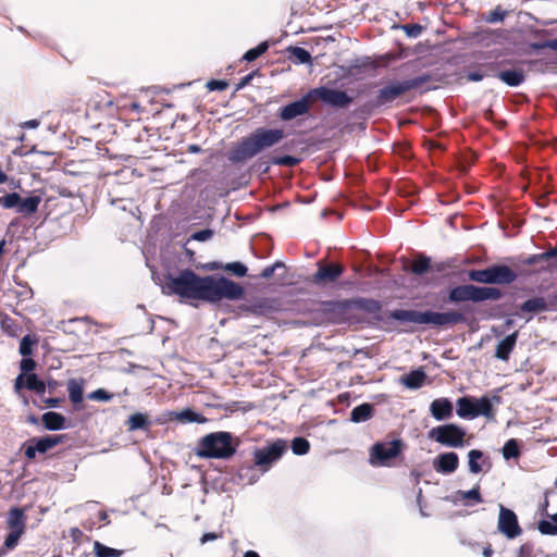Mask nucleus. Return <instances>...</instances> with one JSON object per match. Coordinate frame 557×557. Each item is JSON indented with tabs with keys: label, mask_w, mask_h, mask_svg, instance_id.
Returning a JSON list of instances; mask_svg holds the SVG:
<instances>
[{
	"label": "nucleus",
	"mask_w": 557,
	"mask_h": 557,
	"mask_svg": "<svg viewBox=\"0 0 557 557\" xmlns=\"http://www.w3.org/2000/svg\"><path fill=\"white\" fill-rule=\"evenodd\" d=\"M287 51L289 52V59L297 64H307L312 60L311 54L305 48L288 47Z\"/></svg>",
	"instance_id": "473e14b6"
},
{
	"label": "nucleus",
	"mask_w": 557,
	"mask_h": 557,
	"mask_svg": "<svg viewBox=\"0 0 557 557\" xmlns=\"http://www.w3.org/2000/svg\"><path fill=\"white\" fill-rule=\"evenodd\" d=\"M520 454L519 444L516 438H510L505 443L503 447V456L505 459L518 458Z\"/></svg>",
	"instance_id": "a19ab883"
},
{
	"label": "nucleus",
	"mask_w": 557,
	"mask_h": 557,
	"mask_svg": "<svg viewBox=\"0 0 557 557\" xmlns=\"http://www.w3.org/2000/svg\"><path fill=\"white\" fill-rule=\"evenodd\" d=\"M476 409L472 397H460L457 400V414L462 419H474Z\"/></svg>",
	"instance_id": "a878e982"
},
{
	"label": "nucleus",
	"mask_w": 557,
	"mask_h": 557,
	"mask_svg": "<svg viewBox=\"0 0 557 557\" xmlns=\"http://www.w3.org/2000/svg\"><path fill=\"white\" fill-rule=\"evenodd\" d=\"M26 376L25 374H18L16 376V379L14 380V389L15 392H20L22 388H25V380H26Z\"/></svg>",
	"instance_id": "338daca9"
},
{
	"label": "nucleus",
	"mask_w": 557,
	"mask_h": 557,
	"mask_svg": "<svg viewBox=\"0 0 557 557\" xmlns=\"http://www.w3.org/2000/svg\"><path fill=\"white\" fill-rule=\"evenodd\" d=\"M312 99L309 97V91L299 100L290 102L278 110L277 116L282 121H290L297 116L307 114L312 106Z\"/></svg>",
	"instance_id": "2eb2a0df"
},
{
	"label": "nucleus",
	"mask_w": 557,
	"mask_h": 557,
	"mask_svg": "<svg viewBox=\"0 0 557 557\" xmlns=\"http://www.w3.org/2000/svg\"><path fill=\"white\" fill-rule=\"evenodd\" d=\"M549 310L557 311V288L547 294Z\"/></svg>",
	"instance_id": "69168bd1"
},
{
	"label": "nucleus",
	"mask_w": 557,
	"mask_h": 557,
	"mask_svg": "<svg viewBox=\"0 0 557 557\" xmlns=\"http://www.w3.org/2000/svg\"><path fill=\"white\" fill-rule=\"evenodd\" d=\"M206 87L210 91L219 90L223 91L228 87V83L222 79H211L207 82Z\"/></svg>",
	"instance_id": "bf43d9fd"
},
{
	"label": "nucleus",
	"mask_w": 557,
	"mask_h": 557,
	"mask_svg": "<svg viewBox=\"0 0 557 557\" xmlns=\"http://www.w3.org/2000/svg\"><path fill=\"white\" fill-rule=\"evenodd\" d=\"M20 201V195L17 193L5 194L0 197V207L4 209H15Z\"/></svg>",
	"instance_id": "de8ad7c7"
},
{
	"label": "nucleus",
	"mask_w": 557,
	"mask_h": 557,
	"mask_svg": "<svg viewBox=\"0 0 557 557\" xmlns=\"http://www.w3.org/2000/svg\"><path fill=\"white\" fill-rule=\"evenodd\" d=\"M457 496L460 500L465 502L467 499H471L474 503H483L482 495L480 493V485H475L470 491H458Z\"/></svg>",
	"instance_id": "c03bdc74"
},
{
	"label": "nucleus",
	"mask_w": 557,
	"mask_h": 557,
	"mask_svg": "<svg viewBox=\"0 0 557 557\" xmlns=\"http://www.w3.org/2000/svg\"><path fill=\"white\" fill-rule=\"evenodd\" d=\"M355 304L362 309L369 310V311H376L381 308L380 302L377 300L373 299H364L360 298L355 301Z\"/></svg>",
	"instance_id": "6e6d98bb"
},
{
	"label": "nucleus",
	"mask_w": 557,
	"mask_h": 557,
	"mask_svg": "<svg viewBox=\"0 0 557 557\" xmlns=\"http://www.w3.org/2000/svg\"><path fill=\"white\" fill-rule=\"evenodd\" d=\"M505 15L506 13L504 11L500 10L499 7H497L495 10L491 11L485 17L484 20L487 22V23H496V22H502L504 18H505Z\"/></svg>",
	"instance_id": "052dcab7"
},
{
	"label": "nucleus",
	"mask_w": 557,
	"mask_h": 557,
	"mask_svg": "<svg viewBox=\"0 0 557 557\" xmlns=\"http://www.w3.org/2000/svg\"><path fill=\"white\" fill-rule=\"evenodd\" d=\"M37 367V362L29 357H23L20 362L21 374H30Z\"/></svg>",
	"instance_id": "864d4df0"
},
{
	"label": "nucleus",
	"mask_w": 557,
	"mask_h": 557,
	"mask_svg": "<svg viewBox=\"0 0 557 557\" xmlns=\"http://www.w3.org/2000/svg\"><path fill=\"white\" fill-rule=\"evenodd\" d=\"M269 49V42L262 41L257 47L249 49L244 54L243 59L247 62H252L257 60L259 57H261L263 53H265Z\"/></svg>",
	"instance_id": "79ce46f5"
},
{
	"label": "nucleus",
	"mask_w": 557,
	"mask_h": 557,
	"mask_svg": "<svg viewBox=\"0 0 557 557\" xmlns=\"http://www.w3.org/2000/svg\"><path fill=\"white\" fill-rule=\"evenodd\" d=\"M176 419L183 423H203L207 421V419L202 414L197 413L189 408L176 413Z\"/></svg>",
	"instance_id": "4c0bfd02"
},
{
	"label": "nucleus",
	"mask_w": 557,
	"mask_h": 557,
	"mask_svg": "<svg viewBox=\"0 0 557 557\" xmlns=\"http://www.w3.org/2000/svg\"><path fill=\"white\" fill-rule=\"evenodd\" d=\"M37 344L38 338L36 335L27 334L21 339L18 351L23 357H29L33 355Z\"/></svg>",
	"instance_id": "72a5a7b5"
},
{
	"label": "nucleus",
	"mask_w": 557,
	"mask_h": 557,
	"mask_svg": "<svg viewBox=\"0 0 557 557\" xmlns=\"http://www.w3.org/2000/svg\"><path fill=\"white\" fill-rule=\"evenodd\" d=\"M557 38L556 39H550V40H546V41H542V42H531L529 45V48L533 51H541V50H544L546 48H549L552 50H555L557 51Z\"/></svg>",
	"instance_id": "603ef678"
},
{
	"label": "nucleus",
	"mask_w": 557,
	"mask_h": 557,
	"mask_svg": "<svg viewBox=\"0 0 557 557\" xmlns=\"http://www.w3.org/2000/svg\"><path fill=\"white\" fill-rule=\"evenodd\" d=\"M546 516L549 520H541L537 523L539 531L544 535H557V513Z\"/></svg>",
	"instance_id": "2f4dec72"
},
{
	"label": "nucleus",
	"mask_w": 557,
	"mask_h": 557,
	"mask_svg": "<svg viewBox=\"0 0 557 557\" xmlns=\"http://www.w3.org/2000/svg\"><path fill=\"white\" fill-rule=\"evenodd\" d=\"M540 259L548 261L550 270L557 269V247H552L541 253Z\"/></svg>",
	"instance_id": "3c124183"
},
{
	"label": "nucleus",
	"mask_w": 557,
	"mask_h": 557,
	"mask_svg": "<svg viewBox=\"0 0 557 557\" xmlns=\"http://www.w3.org/2000/svg\"><path fill=\"white\" fill-rule=\"evenodd\" d=\"M8 527L10 531H25V515L24 510L18 507H13L10 509L8 515Z\"/></svg>",
	"instance_id": "b1692460"
},
{
	"label": "nucleus",
	"mask_w": 557,
	"mask_h": 557,
	"mask_svg": "<svg viewBox=\"0 0 557 557\" xmlns=\"http://www.w3.org/2000/svg\"><path fill=\"white\" fill-rule=\"evenodd\" d=\"M89 399L99 401H109L112 398V394L108 393L103 388H98L88 395Z\"/></svg>",
	"instance_id": "13d9d810"
},
{
	"label": "nucleus",
	"mask_w": 557,
	"mask_h": 557,
	"mask_svg": "<svg viewBox=\"0 0 557 557\" xmlns=\"http://www.w3.org/2000/svg\"><path fill=\"white\" fill-rule=\"evenodd\" d=\"M25 388L33 391L38 395H42L46 392V383L38 379L37 374H27L25 380Z\"/></svg>",
	"instance_id": "e433bc0d"
},
{
	"label": "nucleus",
	"mask_w": 557,
	"mask_h": 557,
	"mask_svg": "<svg viewBox=\"0 0 557 557\" xmlns=\"http://www.w3.org/2000/svg\"><path fill=\"white\" fill-rule=\"evenodd\" d=\"M239 445V440L230 432L219 431L202 436L197 444L198 457L208 459H230Z\"/></svg>",
	"instance_id": "20e7f679"
},
{
	"label": "nucleus",
	"mask_w": 557,
	"mask_h": 557,
	"mask_svg": "<svg viewBox=\"0 0 557 557\" xmlns=\"http://www.w3.org/2000/svg\"><path fill=\"white\" fill-rule=\"evenodd\" d=\"M429 437L447 447H461L466 431L454 423L438 425L429 432Z\"/></svg>",
	"instance_id": "9b49d317"
},
{
	"label": "nucleus",
	"mask_w": 557,
	"mask_h": 557,
	"mask_svg": "<svg viewBox=\"0 0 557 557\" xmlns=\"http://www.w3.org/2000/svg\"><path fill=\"white\" fill-rule=\"evenodd\" d=\"M540 256H541V253L533 255V256L529 257L523 262V264L529 265V267H534L535 271H542V270L552 271L550 267L548 265V261H546V260L544 261V260L540 259Z\"/></svg>",
	"instance_id": "49530a36"
},
{
	"label": "nucleus",
	"mask_w": 557,
	"mask_h": 557,
	"mask_svg": "<svg viewBox=\"0 0 557 557\" xmlns=\"http://www.w3.org/2000/svg\"><path fill=\"white\" fill-rule=\"evenodd\" d=\"M518 331H515L513 333L507 335L504 339H502L496 348H495V357L499 360L507 361L510 357V354L512 352L513 348L516 347L517 339H518Z\"/></svg>",
	"instance_id": "a211bd4d"
},
{
	"label": "nucleus",
	"mask_w": 557,
	"mask_h": 557,
	"mask_svg": "<svg viewBox=\"0 0 557 557\" xmlns=\"http://www.w3.org/2000/svg\"><path fill=\"white\" fill-rule=\"evenodd\" d=\"M459 466L458 455L454 451H448L438 455L434 462V469L444 474L453 473Z\"/></svg>",
	"instance_id": "dca6fc26"
},
{
	"label": "nucleus",
	"mask_w": 557,
	"mask_h": 557,
	"mask_svg": "<svg viewBox=\"0 0 557 557\" xmlns=\"http://www.w3.org/2000/svg\"><path fill=\"white\" fill-rule=\"evenodd\" d=\"M318 265L319 269L311 278H338L344 271L343 265L339 263L320 261Z\"/></svg>",
	"instance_id": "412c9836"
},
{
	"label": "nucleus",
	"mask_w": 557,
	"mask_h": 557,
	"mask_svg": "<svg viewBox=\"0 0 557 557\" xmlns=\"http://www.w3.org/2000/svg\"><path fill=\"white\" fill-rule=\"evenodd\" d=\"M497 529L508 540H513L522 534V528L519 524L517 515L513 510L503 505L499 506Z\"/></svg>",
	"instance_id": "4468645a"
},
{
	"label": "nucleus",
	"mask_w": 557,
	"mask_h": 557,
	"mask_svg": "<svg viewBox=\"0 0 557 557\" xmlns=\"http://www.w3.org/2000/svg\"><path fill=\"white\" fill-rule=\"evenodd\" d=\"M431 81V75L423 74L410 79L393 81L383 86L376 94L374 100L369 103L371 108L391 106L397 98L406 92L417 89Z\"/></svg>",
	"instance_id": "423d86ee"
},
{
	"label": "nucleus",
	"mask_w": 557,
	"mask_h": 557,
	"mask_svg": "<svg viewBox=\"0 0 557 557\" xmlns=\"http://www.w3.org/2000/svg\"><path fill=\"white\" fill-rule=\"evenodd\" d=\"M69 397L73 404H79L83 401V387L75 380H71L67 385Z\"/></svg>",
	"instance_id": "37998d69"
},
{
	"label": "nucleus",
	"mask_w": 557,
	"mask_h": 557,
	"mask_svg": "<svg viewBox=\"0 0 557 557\" xmlns=\"http://www.w3.org/2000/svg\"><path fill=\"white\" fill-rule=\"evenodd\" d=\"M392 317L400 322H411L416 324H432L438 327L453 326L466 321V317L459 311H417V310H395Z\"/></svg>",
	"instance_id": "39448f33"
},
{
	"label": "nucleus",
	"mask_w": 557,
	"mask_h": 557,
	"mask_svg": "<svg viewBox=\"0 0 557 557\" xmlns=\"http://www.w3.org/2000/svg\"><path fill=\"white\" fill-rule=\"evenodd\" d=\"M259 73V71H252L251 73L245 75L244 77H242L239 79V82L237 83L236 85V90H239V89H243L244 87H246L247 85L250 84V82L252 81V78L255 77V75H257Z\"/></svg>",
	"instance_id": "e2e57ef3"
},
{
	"label": "nucleus",
	"mask_w": 557,
	"mask_h": 557,
	"mask_svg": "<svg viewBox=\"0 0 557 557\" xmlns=\"http://www.w3.org/2000/svg\"><path fill=\"white\" fill-rule=\"evenodd\" d=\"M287 278L288 276L293 277L294 274L289 273V269L285 265V263L281 261H276L274 264L265 267L260 273L261 278Z\"/></svg>",
	"instance_id": "4be33fe9"
},
{
	"label": "nucleus",
	"mask_w": 557,
	"mask_h": 557,
	"mask_svg": "<svg viewBox=\"0 0 557 557\" xmlns=\"http://www.w3.org/2000/svg\"><path fill=\"white\" fill-rule=\"evenodd\" d=\"M475 260L471 257L455 256L444 260H434L423 252H416L411 259L401 258L403 270L417 276L438 275L459 278H517L518 274L508 265H493L484 270H470Z\"/></svg>",
	"instance_id": "f257e3e1"
},
{
	"label": "nucleus",
	"mask_w": 557,
	"mask_h": 557,
	"mask_svg": "<svg viewBox=\"0 0 557 557\" xmlns=\"http://www.w3.org/2000/svg\"><path fill=\"white\" fill-rule=\"evenodd\" d=\"M287 450V444L284 440H276L269 445L255 448L253 467L259 468L261 472L270 470L272 465L280 460Z\"/></svg>",
	"instance_id": "9d476101"
},
{
	"label": "nucleus",
	"mask_w": 557,
	"mask_h": 557,
	"mask_svg": "<svg viewBox=\"0 0 557 557\" xmlns=\"http://www.w3.org/2000/svg\"><path fill=\"white\" fill-rule=\"evenodd\" d=\"M65 435H45L41 437H32L22 445V450L27 460H34L37 454H46L59 444H62Z\"/></svg>",
	"instance_id": "f8f14e48"
},
{
	"label": "nucleus",
	"mask_w": 557,
	"mask_h": 557,
	"mask_svg": "<svg viewBox=\"0 0 557 557\" xmlns=\"http://www.w3.org/2000/svg\"><path fill=\"white\" fill-rule=\"evenodd\" d=\"M426 379V375L422 369L410 371L408 374L401 377V383L411 389L420 388Z\"/></svg>",
	"instance_id": "bb28decb"
},
{
	"label": "nucleus",
	"mask_w": 557,
	"mask_h": 557,
	"mask_svg": "<svg viewBox=\"0 0 557 557\" xmlns=\"http://www.w3.org/2000/svg\"><path fill=\"white\" fill-rule=\"evenodd\" d=\"M500 297L502 292L496 287H478L474 285H461L454 287L449 292L448 300L450 302H480L484 300H497Z\"/></svg>",
	"instance_id": "1a4fd4ad"
},
{
	"label": "nucleus",
	"mask_w": 557,
	"mask_h": 557,
	"mask_svg": "<svg viewBox=\"0 0 557 557\" xmlns=\"http://www.w3.org/2000/svg\"><path fill=\"white\" fill-rule=\"evenodd\" d=\"M40 202L41 198L39 196H29L27 198L20 196L16 212L23 215H32L37 212Z\"/></svg>",
	"instance_id": "393cba45"
},
{
	"label": "nucleus",
	"mask_w": 557,
	"mask_h": 557,
	"mask_svg": "<svg viewBox=\"0 0 557 557\" xmlns=\"http://www.w3.org/2000/svg\"><path fill=\"white\" fill-rule=\"evenodd\" d=\"M356 272L359 273L361 276H376V275H388L386 272V269H382L373 263H367L364 265H359L358 268H355Z\"/></svg>",
	"instance_id": "58836bf2"
},
{
	"label": "nucleus",
	"mask_w": 557,
	"mask_h": 557,
	"mask_svg": "<svg viewBox=\"0 0 557 557\" xmlns=\"http://www.w3.org/2000/svg\"><path fill=\"white\" fill-rule=\"evenodd\" d=\"M512 64H513V60H511V59H503L499 61H493V62L484 64V67H485L484 73L486 74V76L497 77L498 72L504 70V67L512 65Z\"/></svg>",
	"instance_id": "c9c22d12"
},
{
	"label": "nucleus",
	"mask_w": 557,
	"mask_h": 557,
	"mask_svg": "<svg viewBox=\"0 0 557 557\" xmlns=\"http://www.w3.org/2000/svg\"><path fill=\"white\" fill-rule=\"evenodd\" d=\"M162 294L176 296L181 302L197 307L198 301L215 304L222 299L239 300L245 289L234 281H160Z\"/></svg>",
	"instance_id": "f03ea898"
},
{
	"label": "nucleus",
	"mask_w": 557,
	"mask_h": 557,
	"mask_svg": "<svg viewBox=\"0 0 557 557\" xmlns=\"http://www.w3.org/2000/svg\"><path fill=\"white\" fill-rule=\"evenodd\" d=\"M374 407L371 404L364 403L357 407H355L350 412V420L352 422L359 423L368 421L373 417Z\"/></svg>",
	"instance_id": "c756f323"
},
{
	"label": "nucleus",
	"mask_w": 557,
	"mask_h": 557,
	"mask_svg": "<svg viewBox=\"0 0 557 557\" xmlns=\"http://www.w3.org/2000/svg\"><path fill=\"white\" fill-rule=\"evenodd\" d=\"M285 137L282 128L258 127L243 137L227 152V160L233 164H244L261 151L272 148Z\"/></svg>",
	"instance_id": "7ed1b4c3"
},
{
	"label": "nucleus",
	"mask_w": 557,
	"mask_h": 557,
	"mask_svg": "<svg viewBox=\"0 0 557 557\" xmlns=\"http://www.w3.org/2000/svg\"><path fill=\"white\" fill-rule=\"evenodd\" d=\"M454 411L453 403L448 398H436L430 405V412L437 421L451 418Z\"/></svg>",
	"instance_id": "f3484780"
},
{
	"label": "nucleus",
	"mask_w": 557,
	"mask_h": 557,
	"mask_svg": "<svg viewBox=\"0 0 557 557\" xmlns=\"http://www.w3.org/2000/svg\"><path fill=\"white\" fill-rule=\"evenodd\" d=\"M214 232L210 228H205L198 232L193 233L187 242L197 240V242H206L213 237Z\"/></svg>",
	"instance_id": "4d7b16f0"
},
{
	"label": "nucleus",
	"mask_w": 557,
	"mask_h": 557,
	"mask_svg": "<svg viewBox=\"0 0 557 557\" xmlns=\"http://www.w3.org/2000/svg\"><path fill=\"white\" fill-rule=\"evenodd\" d=\"M535 544L531 541L524 542L516 550L515 557H535Z\"/></svg>",
	"instance_id": "8fccbe9b"
},
{
	"label": "nucleus",
	"mask_w": 557,
	"mask_h": 557,
	"mask_svg": "<svg viewBox=\"0 0 557 557\" xmlns=\"http://www.w3.org/2000/svg\"><path fill=\"white\" fill-rule=\"evenodd\" d=\"M23 533L24 532H20V531H10L5 537L3 547L7 549H13L17 545L18 540Z\"/></svg>",
	"instance_id": "5fc2aeb1"
},
{
	"label": "nucleus",
	"mask_w": 557,
	"mask_h": 557,
	"mask_svg": "<svg viewBox=\"0 0 557 557\" xmlns=\"http://www.w3.org/2000/svg\"><path fill=\"white\" fill-rule=\"evenodd\" d=\"M483 457H484L483 453L479 449H472L468 453V458H469L468 465H469L470 472L476 474L482 471L483 468L479 461L482 460Z\"/></svg>",
	"instance_id": "ea45409f"
},
{
	"label": "nucleus",
	"mask_w": 557,
	"mask_h": 557,
	"mask_svg": "<svg viewBox=\"0 0 557 557\" xmlns=\"http://www.w3.org/2000/svg\"><path fill=\"white\" fill-rule=\"evenodd\" d=\"M70 536L74 542H79L83 536V532L78 528H72L70 530Z\"/></svg>",
	"instance_id": "774afa93"
},
{
	"label": "nucleus",
	"mask_w": 557,
	"mask_h": 557,
	"mask_svg": "<svg viewBox=\"0 0 557 557\" xmlns=\"http://www.w3.org/2000/svg\"><path fill=\"white\" fill-rule=\"evenodd\" d=\"M149 424L150 422L148 420V417L140 412L129 416L126 421L127 430L131 432L136 430L148 429Z\"/></svg>",
	"instance_id": "7c9ffc66"
},
{
	"label": "nucleus",
	"mask_w": 557,
	"mask_h": 557,
	"mask_svg": "<svg viewBox=\"0 0 557 557\" xmlns=\"http://www.w3.org/2000/svg\"><path fill=\"white\" fill-rule=\"evenodd\" d=\"M0 327L10 337H18L23 331L17 320L7 314L0 315Z\"/></svg>",
	"instance_id": "c85d7f7f"
},
{
	"label": "nucleus",
	"mask_w": 557,
	"mask_h": 557,
	"mask_svg": "<svg viewBox=\"0 0 557 557\" xmlns=\"http://www.w3.org/2000/svg\"><path fill=\"white\" fill-rule=\"evenodd\" d=\"M520 310L523 312L537 313L549 310L548 299L543 297H534L528 299L520 306Z\"/></svg>",
	"instance_id": "cd10ccee"
},
{
	"label": "nucleus",
	"mask_w": 557,
	"mask_h": 557,
	"mask_svg": "<svg viewBox=\"0 0 557 557\" xmlns=\"http://www.w3.org/2000/svg\"><path fill=\"white\" fill-rule=\"evenodd\" d=\"M309 97H311L312 102L320 100L323 103L337 109L347 108L352 102V98L346 91L332 89L325 86L310 89Z\"/></svg>",
	"instance_id": "ddd939ff"
},
{
	"label": "nucleus",
	"mask_w": 557,
	"mask_h": 557,
	"mask_svg": "<svg viewBox=\"0 0 557 557\" xmlns=\"http://www.w3.org/2000/svg\"><path fill=\"white\" fill-rule=\"evenodd\" d=\"M300 162V159L299 158H296L294 156H282V157H274L272 159V163L275 164V165H281V166H288V168H294L296 165H298Z\"/></svg>",
	"instance_id": "09e8293b"
},
{
	"label": "nucleus",
	"mask_w": 557,
	"mask_h": 557,
	"mask_svg": "<svg viewBox=\"0 0 557 557\" xmlns=\"http://www.w3.org/2000/svg\"><path fill=\"white\" fill-rule=\"evenodd\" d=\"M403 29L409 37H418L422 33V26L419 24H406Z\"/></svg>",
	"instance_id": "680f3d73"
},
{
	"label": "nucleus",
	"mask_w": 557,
	"mask_h": 557,
	"mask_svg": "<svg viewBox=\"0 0 557 557\" xmlns=\"http://www.w3.org/2000/svg\"><path fill=\"white\" fill-rule=\"evenodd\" d=\"M484 77H486V74L481 71H471V72H468V74H467V78L470 82H480Z\"/></svg>",
	"instance_id": "0e129e2a"
},
{
	"label": "nucleus",
	"mask_w": 557,
	"mask_h": 557,
	"mask_svg": "<svg viewBox=\"0 0 557 557\" xmlns=\"http://www.w3.org/2000/svg\"><path fill=\"white\" fill-rule=\"evenodd\" d=\"M41 421H42L45 429H47L49 431H59V430H63L65 428L66 420L59 412L48 411L42 414Z\"/></svg>",
	"instance_id": "5701e85b"
},
{
	"label": "nucleus",
	"mask_w": 557,
	"mask_h": 557,
	"mask_svg": "<svg viewBox=\"0 0 557 557\" xmlns=\"http://www.w3.org/2000/svg\"><path fill=\"white\" fill-rule=\"evenodd\" d=\"M405 449L406 444L400 438L377 442L370 448L369 461L374 467H392L393 460L398 458Z\"/></svg>",
	"instance_id": "6e6552de"
},
{
	"label": "nucleus",
	"mask_w": 557,
	"mask_h": 557,
	"mask_svg": "<svg viewBox=\"0 0 557 557\" xmlns=\"http://www.w3.org/2000/svg\"><path fill=\"white\" fill-rule=\"evenodd\" d=\"M310 449V443L305 437H295L292 441V450L295 455H305Z\"/></svg>",
	"instance_id": "a18cd8bd"
},
{
	"label": "nucleus",
	"mask_w": 557,
	"mask_h": 557,
	"mask_svg": "<svg viewBox=\"0 0 557 557\" xmlns=\"http://www.w3.org/2000/svg\"><path fill=\"white\" fill-rule=\"evenodd\" d=\"M497 78L510 87H517L525 81V74L521 67H504V70L497 73Z\"/></svg>",
	"instance_id": "aec40b11"
},
{
	"label": "nucleus",
	"mask_w": 557,
	"mask_h": 557,
	"mask_svg": "<svg viewBox=\"0 0 557 557\" xmlns=\"http://www.w3.org/2000/svg\"><path fill=\"white\" fill-rule=\"evenodd\" d=\"M94 553L96 557H121L124 554V550L108 547L96 541L94 543Z\"/></svg>",
	"instance_id": "f704fd0d"
},
{
	"label": "nucleus",
	"mask_w": 557,
	"mask_h": 557,
	"mask_svg": "<svg viewBox=\"0 0 557 557\" xmlns=\"http://www.w3.org/2000/svg\"><path fill=\"white\" fill-rule=\"evenodd\" d=\"M492 400L496 404H500L502 397L495 395L490 399L487 396H482L479 399H474V407L476 409L475 418L479 416H483L487 419H493L495 417V411L493 409Z\"/></svg>",
	"instance_id": "6ab92c4d"
},
{
	"label": "nucleus",
	"mask_w": 557,
	"mask_h": 557,
	"mask_svg": "<svg viewBox=\"0 0 557 557\" xmlns=\"http://www.w3.org/2000/svg\"><path fill=\"white\" fill-rule=\"evenodd\" d=\"M197 269H201L203 271H219V273L215 274V276H205L203 278H226L225 275L228 276H237V277H244L247 274V267L239 262L234 261L230 263L223 264L219 261H212L202 263L196 267ZM165 278H201L198 276L194 271L189 269H185L183 271H180L178 274L168 272L165 275Z\"/></svg>",
	"instance_id": "0eeeda50"
}]
</instances>
